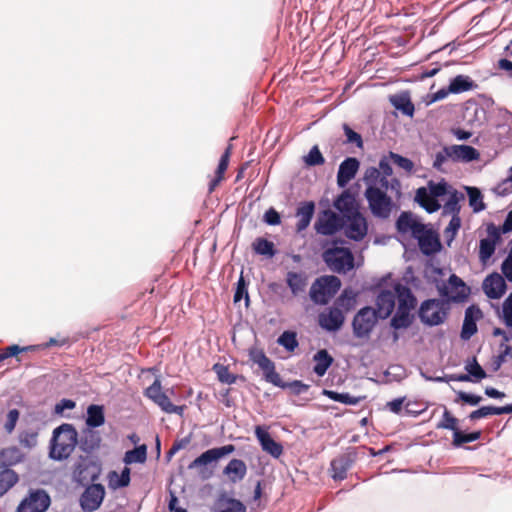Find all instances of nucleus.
<instances>
[{
    "label": "nucleus",
    "instance_id": "1",
    "mask_svg": "<svg viewBox=\"0 0 512 512\" xmlns=\"http://www.w3.org/2000/svg\"><path fill=\"white\" fill-rule=\"evenodd\" d=\"M377 175L378 173L376 174L375 171L364 173L363 182L366 186L364 197L368 203L371 214L377 219L386 220L391 216L397 206L392 197L376 185L373 179H375Z\"/></svg>",
    "mask_w": 512,
    "mask_h": 512
},
{
    "label": "nucleus",
    "instance_id": "2",
    "mask_svg": "<svg viewBox=\"0 0 512 512\" xmlns=\"http://www.w3.org/2000/svg\"><path fill=\"white\" fill-rule=\"evenodd\" d=\"M78 445V433L72 424L64 423L53 431L50 458L56 461L67 459Z\"/></svg>",
    "mask_w": 512,
    "mask_h": 512
},
{
    "label": "nucleus",
    "instance_id": "3",
    "mask_svg": "<svg viewBox=\"0 0 512 512\" xmlns=\"http://www.w3.org/2000/svg\"><path fill=\"white\" fill-rule=\"evenodd\" d=\"M342 239H334L332 241L333 247L326 249L323 252V260L328 268L336 273H347L354 268V255L349 248L338 247V244H343Z\"/></svg>",
    "mask_w": 512,
    "mask_h": 512
},
{
    "label": "nucleus",
    "instance_id": "4",
    "mask_svg": "<svg viewBox=\"0 0 512 512\" xmlns=\"http://www.w3.org/2000/svg\"><path fill=\"white\" fill-rule=\"evenodd\" d=\"M449 309V302L444 299H427L420 304L418 317L426 326H438L446 321Z\"/></svg>",
    "mask_w": 512,
    "mask_h": 512
},
{
    "label": "nucleus",
    "instance_id": "5",
    "mask_svg": "<svg viewBox=\"0 0 512 512\" xmlns=\"http://www.w3.org/2000/svg\"><path fill=\"white\" fill-rule=\"evenodd\" d=\"M235 451V446L232 444H227L221 447L211 448L203 452L201 455H199L197 458H195L189 465L188 469H199V476L203 480L209 479L212 474L213 470L208 469L207 465L218 461L220 458L229 455Z\"/></svg>",
    "mask_w": 512,
    "mask_h": 512
},
{
    "label": "nucleus",
    "instance_id": "6",
    "mask_svg": "<svg viewBox=\"0 0 512 512\" xmlns=\"http://www.w3.org/2000/svg\"><path fill=\"white\" fill-rule=\"evenodd\" d=\"M378 319L376 310L371 306L362 307L353 317L352 330L356 338H367L370 336Z\"/></svg>",
    "mask_w": 512,
    "mask_h": 512
},
{
    "label": "nucleus",
    "instance_id": "7",
    "mask_svg": "<svg viewBox=\"0 0 512 512\" xmlns=\"http://www.w3.org/2000/svg\"><path fill=\"white\" fill-rule=\"evenodd\" d=\"M344 218L331 209L322 210L314 223L317 234L332 236L343 229Z\"/></svg>",
    "mask_w": 512,
    "mask_h": 512
},
{
    "label": "nucleus",
    "instance_id": "8",
    "mask_svg": "<svg viewBox=\"0 0 512 512\" xmlns=\"http://www.w3.org/2000/svg\"><path fill=\"white\" fill-rule=\"evenodd\" d=\"M50 504V496L44 489H31L20 501L16 512H46Z\"/></svg>",
    "mask_w": 512,
    "mask_h": 512
},
{
    "label": "nucleus",
    "instance_id": "9",
    "mask_svg": "<svg viewBox=\"0 0 512 512\" xmlns=\"http://www.w3.org/2000/svg\"><path fill=\"white\" fill-rule=\"evenodd\" d=\"M144 396L153 401L165 413L178 415L183 413V406L174 405L167 394L162 391L161 381L158 378L144 390Z\"/></svg>",
    "mask_w": 512,
    "mask_h": 512
},
{
    "label": "nucleus",
    "instance_id": "10",
    "mask_svg": "<svg viewBox=\"0 0 512 512\" xmlns=\"http://www.w3.org/2000/svg\"><path fill=\"white\" fill-rule=\"evenodd\" d=\"M343 229L345 236L355 242L362 241L368 233V223L363 214L358 211L345 215Z\"/></svg>",
    "mask_w": 512,
    "mask_h": 512
},
{
    "label": "nucleus",
    "instance_id": "11",
    "mask_svg": "<svg viewBox=\"0 0 512 512\" xmlns=\"http://www.w3.org/2000/svg\"><path fill=\"white\" fill-rule=\"evenodd\" d=\"M105 497V488L102 484H91L85 488L80 496V506L84 512H94L102 504Z\"/></svg>",
    "mask_w": 512,
    "mask_h": 512
},
{
    "label": "nucleus",
    "instance_id": "12",
    "mask_svg": "<svg viewBox=\"0 0 512 512\" xmlns=\"http://www.w3.org/2000/svg\"><path fill=\"white\" fill-rule=\"evenodd\" d=\"M448 284L451 290L455 291V294L449 296L448 294V286L445 284L441 287H438L440 294L443 297H449L453 302H462L467 299L470 289L466 286L464 281L455 274L450 275L448 279Z\"/></svg>",
    "mask_w": 512,
    "mask_h": 512
},
{
    "label": "nucleus",
    "instance_id": "13",
    "mask_svg": "<svg viewBox=\"0 0 512 512\" xmlns=\"http://www.w3.org/2000/svg\"><path fill=\"white\" fill-rule=\"evenodd\" d=\"M360 162L355 157H347L339 165L337 172V185L345 188L348 183L355 178L359 170Z\"/></svg>",
    "mask_w": 512,
    "mask_h": 512
},
{
    "label": "nucleus",
    "instance_id": "14",
    "mask_svg": "<svg viewBox=\"0 0 512 512\" xmlns=\"http://www.w3.org/2000/svg\"><path fill=\"white\" fill-rule=\"evenodd\" d=\"M506 283L504 278L497 272L488 275L482 284V288L486 296L490 299H499L506 291Z\"/></svg>",
    "mask_w": 512,
    "mask_h": 512
},
{
    "label": "nucleus",
    "instance_id": "15",
    "mask_svg": "<svg viewBox=\"0 0 512 512\" xmlns=\"http://www.w3.org/2000/svg\"><path fill=\"white\" fill-rule=\"evenodd\" d=\"M396 293L394 288L392 290L382 289L376 298V312L380 319L388 318L395 307Z\"/></svg>",
    "mask_w": 512,
    "mask_h": 512
},
{
    "label": "nucleus",
    "instance_id": "16",
    "mask_svg": "<svg viewBox=\"0 0 512 512\" xmlns=\"http://www.w3.org/2000/svg\"><path fill=\"white\" fill-rule=\"evenodd\" d=\"M344 320L343 312L337 307H332L327 313L319 315V325L329 332L338 331L342 327Z\"/></svg>",
    "mask_w": 512,
    "mask_h": 512
},
{
    "label": "nucleus",
    "instance_id": "17",
    "mask_svg": "<svg viewBox=\"0 0 512 512\" xmlns=\"http://www.w3.org/2000/svg\"><path fill=\"white\" fill-rule=\"evenodd\" d=\"M334 208L341 213V217L345 215H351L359 211L356 198L354 194L349 190H343L333 202Z\"/></svg>",
    "mask_w": 512,
    "mask_h": 512
},
{
    "label": "nucleus",
    "instance_id": "18",
    "mask_svg": "<svg viewBox=\"0 0 512 512\" xmlns=\"http://www.w3.org/2000/svg\"><path fill=\"white\" fill-rule=\"evenodd\" d=\"M255 435L260 442L262 449L274 458H279L283 453V447L279 442H276L268 431L261 426L255 428Z\"/></svg>",
    "mask_w": 512,
    "mask_h": 512
},
{
    "label": "nucleus",
    "instance_id": "19",
    "mask_svg": "<svg viewBox=\"0 0 512 512\" xmlns=\"http://www.w3.org/2000/svg\"><path fill=\"white\" fill-rule=\"evenodd\" d=\"M466 374H459V382H479L487 377L486 371L478 363L475 356L468 358L464 363Z\"/></svg>",
    "mask_w": 512,
    "mask_h": 512
},
{
    "label": "nucleus",
    "instance_id": "20",
    "mask_svg": "<svg viewBox=\"0 0 512 512\" xmlns=\"http://www.w3.org/2000/svg\"><path fill=\"white\" fill-rule=\"evenodd\" d=\"M394 290L396 293V300L398 301L397 309L411 312L417 304V299L411 289L400 282H395Z\"/></svg>",
    "mask_w": 512,
    "mask_h": 512
},
{
    "label": "nucleus",
    "instance_id": "21",
    "mask_svg": "<svg viewBox=\"0 0 512 512\" xmlns=\"http://www.w3.org/2000/svg\"><path fill=\"white\" fill-rule=\"evenodd\" d=\"M449 150H451L453 162L467 163L478 160L480 157L478 150L470 145H451Z\"/></svg>",
    "mask_w": 512,
    "mask_h": 512
},
{
    "label": "nucleus",
    "instance_id": "22",
    "mask_svg": "<svg viewBox=\"0 0 512 512\" xmlns=\"http://www.w3.org/2000/svg\"><path fill=\"white\" fill-rule=\"evenodd\" d=\"M25 454L16 446L3 448L0 450V468L10 469V467L21 463Z\"/></svg>",
    "mask_w": 512,
    "mask_h": 512
},
{
    "label": "nucleus",
    "instance_id": "23",
    "mask_svg": "<svg viewBox=\"0 0 512 512\" xmlns=\"http://www.w3.org/2000/svg\"><path fill=\"white\" fill-rule=\"evenodd\" d=\"M315 212V203L313 201L303 202L296 212V216L299 218L296 224V231L302 232L308 228Z\"/></svg>",
    "mask_w": 512,
    "mask_h": 512
},
{
    "label": "nucleus",
    "instance_id": "24",
    "mask_svg": "<svg viewBox=\"0 0 512 512\" xmlns=\"http://www.w3.org/2000/svg\"><path fill=\"white\" fill-rule=\"evenodd\" d=\"M94 428L87 427L82 431L80 439H78V445L80 449L85 453H91L97 449L100 445L101 438L98 432L93 430Z\"/></svg>",
    "mask_w": 512,
    "mask_h": 512
},
{
    "label": "nucleus",
    "instance_id": "25",
    "mask_svg": "<svg viewBox=\"0 0 512 512\" xmlns=\"http://www.w3.org/2000/svg\"><path fill=\"white\" fill-rule=\"evenodd\" d=\"M353 459L350 455L344 454L331 461L332 478L334 480H344L347 476V471L351 467Z\"/></svg>",
    "mask_w": 512,
    "mask_h": 512
},
{
    "label": "nucleus",
    "instance_id": "26",
    "mask_svg": "<svg viewBox=\"0 0 512 512\" xmlns=\"http://www.w3.org/2000/svg\"><path fill=\"white\" fill-rule=\"evenodd\" d=\"M375 171L376 174L378 173L377 177H375V183L378 185L381 189L387 192L388 189H390L392 192H395L397 197L401 196V182L398 178H391L388 179L386 177H381V172L376 167H368L365 170V173H369Z\"/></svg>",
    "mask_w": 512,
    "mask_h": 512
},
{
    "label": "nucleus",
    "instance_id": "27",
    "mask_svg": "<svg viewBox=\"0 0 512 512\" xmlns=\"http://www.w3.org/2000/svg\"><path fill=\"white\" fill-rule=\"evenodd\" d=\"M223 473L229 477L231 482L236 483L246 476L247 466L243 460L232 459L224 468Z\"/></svg>",
    "mask_w": 512,
    "mask_h": 512
},
{
    "label": "nucleus",
    "instance_id": "28",
    "mask_svg": "<svg viewBox=\"0 0 512 512\" xmlns=\"http://www.w3.org/2000/svg\"><path fill=\"white\" fill-rule=\"evenodd\" d=\"M313 361L315 362L313 372L317 376L323 377L333 364L334 359L326 349H320L314 354Z\"/></svg>",
    "mask_w": 512,
    "mask_h": 512
},
{
    "label": "nucleus",
    "instance_id": "29",
    "mask_svg": "<svg viewBox=\"0 0 512 512\" xmlns=\"http://www.w3.org/2000/svg\"><path fill=\"white\" fill-rule=\"evenodd\" d=\"M308 278L304 272L289 271L286 275V284L294 296L304 292Z\"/></svg>",
    "mask_w": 512,
    "mask_h": 512
},
{
    "label": "nucleus",
    "instance_id": "30",
    "mask_svg": "<svg viewBox=\"0 0 512 512\" xmlns=\"http://www.w3.org/2000/svg\"><path fill=\"white\" fill-rule=\"evenodd\" d=\"M421 252L426 256H431L440 252L442 245L439 236L433 230L418 242Z\"/></svg>",
    "mask_w": 512,
    "mask_h": 512
},
{
    "label": "nucleus",
    "instance_id": "31",
    "mask_svg": "<svg viewBox=\"0 0 512 512\" xmlns=\"http://www.w3.org/2000/svg\"><path fill=\"white\" fill-rule=\"evenodd\" d=\"M476 87L477 84L469 76L460 74L450 80L448 91H451V94H460Z\"/></svg>",
    "mask_w": 512,
    "mask_h": 512
},
{
    "label": "nucleus",
    "instance_id": "32",
    "mask_svg": "<svg viewBox=\"0 0 512 512\" xmlns=\"http://www.w3.org/2000/svg\"><path fill=\"white\" fill-rule=\"evenodd\" d=\"M390 102L396 110L402 114L412 117L414 115L415 107L408 93L394 95L390 98Z\"/></svg>",
    "mask_w": 512,
    "mask_h": 512
},
{
    "label": "nucleus",
    "instance_id": "33",
    "mask_svg": "<svg viewBox=\"0 0 512 512\" xmlns=\"http://www.w3.org/2000/svg\"><path fill=\"white\" fill-rule=\"evenodd\" d=\"M105 423L104 407L98 404H91L87 408L86 426L98 428Z\"/></svg>",
    "mask_w": 512,
    "mask_h": 512
},
{
    "label": "nucleus",
    "instance_id": "34",
    "mask_svg": "<svg viewBox=\"0 0 512 512\" xmlns=\"http://www.w3.org/2000/svg\"><path fill=\"white\" fill-rule=\"evenodd\" d=\"M317 284L325 290L328 300L333 297L341 288V280L334 275H327L317 278Z\"/></svg>",
    "mask_w": 512,
    "mask_h": 512
},
{
    "label": "nucleus",
    "instance_id": "35",
    "mask_svg": "<svg viewBox=\"0 0 512 512\" xmlns=\"http://www.w3.org/2000/svg\"><path fill=\"white\" fill-rule=\"evenodd\" d=\"M0 471V497L5 495L19 481L18 474L12 469L1 468Z\"/></svg>",
    "mask_w": 512,
    "mask_h": 512
},
{
    "label": "nucleus",
    "instance_id": "36",
    "mask_svg": "<svg viewBox=\"0 0 512 512\" xmlns=\"http://www.w3.org/2000/svg\"><path fill=\"white\" fill-rule=\"evenodd\" d=\"M147 459V446L145 444L136 446L135 448L126 451L123 462L126 465L135 463H144Z\"/></svg>",
    "mask_w": 512,
    "mask_h": 512
},
{
    "label": "nucleus",
    "instance_id": "37",
    "mask_svg": "<svg viewBox=\"0 0 512 512\" xmlns=\"http://www.w3.org/2000/svg\"><path fill=\"white\" fill-rule=\"evenodd\" d=\"M254 252L258 255L272 258L276 254L274 243L263 237H258L252 243Z\"/></svg>",
    "mask_w": 512,
    "mask_h": 512
},
{
    "label": "nucleus",
    "instance_id": "38",
    "mask_svg": "<svg viewBox=\"0 0 512 512\" xmlns=\"http://www.w3.org/2000/svg\"><path fill=\"white\" fill-rule=\"evenodd\" d=\"M464 198L462 193H459L457 190H453L450 192L449 199L445 203L443 207V215L451 214V216H459L461 206L459 204L460 200Z\"/></svg>",
    "mask_w": 512,
    "mask_h": 512
},
{
    "label": "nucleus",
    "instance_id": "39",
    "mask_svg": "<svg viewBox=\"0 0 512 512\" xmlns=\"http://www.w3.org/2000/svg\"><path fill=\"white\" fill-rule=\"evenodd\" d=\"M414 320V316L410 311L397 309L394 316L391 318L390 325L395 330L408 328Z\"/></svg>",
    "mask_w": 512,
    "mask_h": 512
},
{
    "label": "nucleus",
    "instance_id": "40",
    "mask_svg": "<svg viewBox=\"0 0 512 512\" xmlns=\"http://www.w3.org/2000/svg\"><path fill=\"white\" fill-rule=\"evenodd\" d=\"M264 374V379L266 382L273 384L274 386H283L282 379L280 375L275 370V364L271 359H268L266 362L262 363L259 366Z\"/></svg>",
    "mask_w": 512,
    "mask_h": 512
},
{
    "label": "nucleus",
    "instance_id": "41",
    "mask_svg": "<svg viewBox=\"0 0 512 512\" xmlns=\"http://www.w3.org/2000/svg\"><path fill=\"white\" fill-rule=\"evenodd\" d=\"M323 394L333 401L346 405H357L363 399V397H355L347 392L340 393L337 391L326 389L323 390Z\"/></svg>",
    "mask_w": 512,
    "mask_h": 512
},
{
    "label": "nucleus",
    "instance_id": "42",
    "mask_svg": "<svg viewBox=\"0 0 512 512\" xmlns=\"http://www.w3.org/2000/svg\"><path fill=\"white\" fill-rule=\"evenodd\" d=\"M469 205L474 213H479L486 208L483 202V196L481 191L477 187H466Z\"/></svg>",
    "mask_w": 512,
    "mask_h": 512
},
{
    "label": "nucleus",
    "instance_id": "43",
    "mask_svg": "<svg viewBox=\"0 0 512 512\" xmlns=\"http://www.w3.org/2000/svg\"><path fill=\"white\" fill-rule=\"evenodd\" d=\"M277 343L282 346L288 352H294L295 349L299 346V342L297 339V333L292 330H285L278 337Z\"/></svg>",
    "mask_w": 512,
    "mask_h": 512
},
{
    "label": "nucleus",
    "instance_id": "44",
    "mask_svg": "<svg viewBox=\"0 0 512 512\" xmlns=\"http://www.w3.org/2000/svg\"><path fill=\"white\" fill-rule=\"evenodd\" d=\"M417 223L418 221L414 219L412 213L402 212L396 220V229L399 233L411 232Z\"/></svg>",
    "mask_w": 512,
    "mask_h": 512
},
{
    "label": "nucleus",
    "instance_id": "45",
    "mask_svg": "<svg viewBox=\"0 0 512 512\" xmlns=\"http://www.w3.org/2000/svg\"><path fill=\"white\" fill-rule=\"evenodd\" d=\"M130 469L128 467H124L118 475L116 472H111L110 474V484L114 488H124L130 484Z\"/></svg>",
    "mask_w": 512,
    "mask_h": 512
},
{
    "label": "nucleus",
    "instance_id": "46",
    "mask_svg": "<svg viewBox=\"0 0 512 512\" xmlns=\"http://www.w3.org/2000/svg\"><path fill=\"white\" fill-rule=\"evenodd\" d=\"M20 445L27 449H32L37 446L38 433L32 429L23 430L18 435Z\"/></svg>",
    "mask_w": 512,
    "mask_h": 512
},
{
    "label": "nucleus",
    "instance_id": "47",
    "mask_svg": "<svg viewBox=\"0 0 512 512\" xmlns=\"http://www.w3.org/2000/svg\"><path fill=\"white\" fill-rule=\"evenodd\" d=\"M449 189L450 186L444 179H441L439 182H434L432 180L428 182L427 190L429 194L436 199L450 193Z\"/></svg>",
    "mask_w": 512,
    "mask_h": 512
},
{
    "label": "nucleus",
    "instance_id": "48",
    "mask_svg": "<svg viewBox=\"0 0 512 512\" xmlns=\"http://www.w3.org/2000/svg\"><path fill=\"white\" fill-rule=\"evenodd\" d=\"M495 246V240H491L490 238H483L480 240L479 259L481 262H486L492 257L495 252Z\"/></svg>",
    "mask_w": 512,
    "mask_h": 512
},
{
    "label": "nucleus",
    "instance_id": "49",
    "mask_svg": "<svg viewBox=\"0 0 512 512\" xmlns=\"http://www.w3.org/2000/svg\"><path fill=\"white\" fill-rule=\"evenodd\" d=\"M438 429L450 430L454 433L458 432V419L454 417L447 408H444L441 421L436 426Z\"/></svg>",
    "mask_w": 512,
    "mask_h": 512
},
{
    "label": "nucleus",
    "instance_id": "50",
    "mask_svg": "<svg viewBox=\"0 0 512 512\" xmlns=\"http://www.w3.org/2000/svg\"><path fill=\"white\" fill-rule=\"evenodd\" d=\"M449 159L452 161L451 150H449V146H444L440 151L434 154L432 167L437 171L443 172V165Z\"/></svg>",
    "mask_w": 512,
    "mask_h": 512
},
{
    "label": "nucleus",
    "instance_id": "51",
    "mask_svg": "<svg viewBox=\"0 0 512 512\" xmlns=\"http://www.w3.org/2000/svg\"><path fill=\"white\" fill-rule=\"evenodd\" d=\"M481 437V431H474L471 433H463L460 429L454 433L452 444L455 447H460L463 444L471 443L478 440Z\"/></svg>",
    "mask_w": 512,
    "mask_h": 512
},
{
    "label": "nucleus",
    "instance_id": "52",
    "mask_svg": "<svg viewBox=\"0 0 512 512\" xmlns=\"http://www.w3.org/2000/svg\"><path fill=\"white\" fill-rule=\"evenodd\" d=\"M242 299L245 300L246 306H248L250 298L248 294V283L245 281L243 274L241 273L234 293V302H240Z\"/></svg>",
    "mask_w": 512,
    "mask_h": 512
},
{
    "label": "nucleus",
    "instance_id": "53",
    "mask_svg": "<svg viewBox=\"0 0 512 512\" xmlns=\"http://www.w3.org/2000/svg\"><path fill=\"white\" fill-rule=\"evenodd\" d=\"M213 370L217 374L218 380L224 384H234L236 382V375L230 373L229 368L222 364H215Z\"/></svg>",
    "mask_w": 512,
    "mask_h": 512
},
{
    "label": "nucleus",
    "instance_id": "54",
    "mask_svg": "<svg viewBox=\"0 0 512 512\" xmlns=\"http://www.w3.org/2000/svg\"><path fill=\"white\" fill-rule=\"evenodd\" d=\"M389 158L397 165L399 168L403 169L407 173L411 174L414 171V163L407 157H404L400 154L390 151Z\"/></svg>",
    "mask_w": 512,
    "mask_h": 512
},
{
    "label": "nucleus",
    "instance_id": "55",
    "mask_svg": "<svg viewBox=\"0 0 512 512\" xmlns=\"http://www.w3.org/2000/svg\"><path fill=\"white\" fill-rule=\"evenodd\" d=\"M501 352L492 359V370L498 371L503 363L506 361L507 356H512V347L508 344L502 343L500 345Z\"/></svg>",
    "mask_w": 512,
    "mask_h": 512
},
{
    "label": "nucleus",
    "instance_id": "56",
    "mask_svg": "<svg viewBox=\"0 0 512 512\" xmlns=\"http://www.w3.org/2000/svg\"><path fill=\"white\" fill-rule=\"evenodd\" d=\"M461 227V218L460 216H452L448 226L444 230V235L446 237L447 244L450 245L451 242L455 239V236L458 230Z\"/></svg>",
    "mask_w": 512,
    "mask_h": 512
},
{
    "label": "nucleus",
    "instance_id": "57",
    "mask_svg": "<svg viewBox=\"0 0 512 512\" xmlns=\"http://www.w3.org/2000/svg\"><path fill=\"white\" fill-rule=\"evenodd\" d=\"M344 134L346 136L347 144H354L357 148H363V139L362 136L354 131L347 123L342 125Z\"/></svg>",
    "mask_w": 512,
    "mask_h": 512
},
{
    "label": "nucleus",
    "instance_id": "58",
    "mask_svg": "<svg viewBox=\"0 0 512 512\" xmlns=\"http://www.w3.org/2000/svg\"><path fill=\"white\" fill-rule=\"evenodd\" d=\"M309 295L316 304H326L328 302V296H326L325 290L321 288L320 284H317V279L312 284Z\"/></svg>",
    "mask_w": 512,
    "mask_h": 512
},
{
    "label": "nucleus",
    "instance_id": "59",
    "mask_svg": "<svg viewBox=\"0 0 512 512\" xmlns=\"http://www.w3.org/2000/svg\"><path fill=\"white\" fill-rule=\"evenodd\" d=\"M304 160L308 166H319L325 163V159L317 145L310 149Z\"/></svg>",
    "mask_w": 512,
    "mask_h": 512
},
{
    "label": "nucleus",
    "instance_id": "60",
    "mask_svg": "<svg viewBox=\"0 0 512 512\" xmlns=\"http://www.w3.org/2000/svg\"><path fill=\"white\" fill-rule=\"evenodd\" d=\"M356 301V294L351 289H344L339 298L337 299V303L349 310L354 306Z\"/></svg>",
    "mask_w": 512,
    "mask_h": 512
},
{
    "label": "nucleus",
    "instance_id": "61",
    "mask_svg": "<svg viewBox=\"0 0 512 512\" xmlns=\"http://www.w3.org/2000/svg\"><path fill=\"white\" fill-rule=\"evenodd\" d=\"M19 417L20 412L18 411V409L13 408L8 411L6 416V422L4 424V430L6 431L7 434H11L14 431L16 424L19 420Z\"/></svg>",
    "mask_w": 512,
    "mask_h": 512
},
{
    "label": "nucleus",
    "instance_id": "62",
    "mask_svg": "<svg viewBox=\"0 0 512 512\" xmlns=\"http://www.w3.org/2000/svg\"><path fill=\"white\" fill-rule=\"evenodd\" d=\"M457 398L455 402L462 401L465 404L470 406H476L482 401V397L476 394L467 393L464 391H457Z\"/></svg>",
    "mask_w": 512,
    "mask_h": 512
},
{
    "label": "nucleus",
    "instance_id": "63",
    "mask_svg": "<svg viewBox=\"0 0 512 512\" xmlns=\"http://www.w3.org/2000/svg\"><path fill=\"white\" fill-rule=\"evenodd\" d=\"M226 507L221 508L218 512H246V506L238 499L226 498Z\"/></svg>",
    "mask_w": 512,
    "mask_h": 512
},
{
    "label": "nucleus",
    "instance_id": "64",
    "mask_svg": "<svg viewBox=\"0 0 512 512\" xmlns=\"http://www.w3.org/2000/svg\"><path fill=\"white\" fill-rule=\"evenodd\" d=\"M282 385L283 386H278L279 388H282V389H285V388H289L292 390V392L295 394V395H300L302 393H305L308 391L309 389V385L303 383L302 381L300 380H293L291 382H283L282 381Z\"/></svg>",
    "mask_w": 512,
    "mask_h": 512
}]
</instances>
